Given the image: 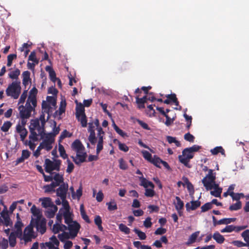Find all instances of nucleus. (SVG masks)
Returning a JSON list of instances; mask_svg holds the SVG:
<instances>
[{
  "label": "nucleus",
  "mask_w": 249,
  "mask_h": 249,
  "mask_svg": "<svg viewBox=\"0 0 249 249\" xmlns=\"http://www.w3.org/2000/svg\"><path fill=\"white\" fill-rule=\"evenodd\" d=\"M21 90L20 81H15L8 85L5 91L7 96L17 99L19 97Z\"/></svg>",
  "instance_id": "f257e3e1"
},
{
  "label": "nucleus",
  "mask_w": 249,
  "mask_h": 249,
  "mask_svg": "<svg viewBox=\"0 0 249 249\" xmlns=\"http://www.w3.org/2000/svg\"><path fill=\"white\" fill-rule=\"evenodd\" d=\"M61 164V160H60L54 159L53 161L49 159H46L44 164L45 171L50 174L53 170L59 171Z\"/></svg>",
  "instance_id": "f03ea898"
},
{
  "label": "nucleus",
  "mask_w": 249,
  "mask_h": 249,
  "mask_svg": "<svg viewBox=\"0 0 249 249\" xmlns=\"http://www.w3.org/2000/svg\"><path fill=\"white\" fill-rule=\"evenodd\" d=\"M31 103L26 101L25 106L21 105L18 107L19 111V115L20 118H29L31 115V112L35 110L36 107L32 106Z\"/></svg>",
  "instance_id": "7ed1b4c3"
},
{
  "label": "nucleus",
  "mask_w": 249,
  "mask_h": 249,
  "mask_svg": "<svg viewBox=\"0 0 249 249\" xmlns=\"http://www.w3.org/2000/svg\"><path fill=\"white\" fill-rule=\"evenodd\" d=\"M182 155L178 156L179 161L186 167L190 168L189 162L190 160L193 158L194 154L190 150L186 151V148L182 151Z\"/></svg>",
  "instance_id": "20e7f679"
},
{
  "label": "nucleus",
  "mask_w": 249,
  "mask_h": 249,
  "mask_svg": "<svg viewBox=\"0 0 249 249\" xmlns=\"http://www.w3.org/2000/svg\"><path fill=\"white\" fill-rule=\"evenodd\" d=\"M31 220H33V226L36 227L37 231L41 234H44L46 231V220L45 218L42 217L39 219H34L32 218Z\"/></svg>",
  "instance_id": "39448f33"
},
{
  "label": "nucleus",
  "mask_w": 249,
  "mask_h": 249,
  "mask_svg": "<svg viewBox=\"0 0 249 249\" xmlns=\"http://www.w3.org/2000/svg\"><path fill=\"white\" fill-rule=\"evenodd\" d=\"M33 224V220H31L30 225L26 227L24 230L23 240L25 242H30L32 238H35L36 237L34 235Z\"/></svg>",
  "instance_id": "423d86ee"
},
{
  "label": "nucleus",
  "mask_w": 249,
  "mask_h": 249,
  "mask_svg": "<svg viewBox=\"0 0 249 249\" xmlns=\"http://www.w3.org/2000/svg\"><path fill=\"white\" fill-rule=\"evenodd\" d=\"M97 129L98 131V134L97 137L96 138L97 139L98 138V141L96 147V153L97 154H99L103 149V142L105 132L103 130L102 128L100 126L97 127Z\"/></svg>",
  "instance_id": "0eeeda50"
},
{
  "label": "nucleus",
  "mask_w": 249,
  "mask_h": 249,
  "mask_svg": "<svg viewBox=\"0 0 249 249\" xmlns=\"http://www.w3.org/2000/svg\"><path fill=\"white\" fill-rule=\"evenodd\" d=\"M80 228V224L75 221L68 225V229L70 231V234L71 239L75 238L77 236Z\"/></svg>",
  "instance_id": "6e6552de"
},
{
  "label": "nucleus",
  "mask_w": 249,
  "mask_h": 249,
  "mask_svg": "<svg viewBox=\"0 0 249 249\" xmlns=\"http://www.w3.org/2000/svg\"><path fill=\"white\" fill-rule=\"evenodd\" d=\"M95 126L93 122H89V123L88 131L89 132V135L88 137V140L92 145H95L97 142V138L96 137L94 129Z\"/></svg>",
  "instance_id": "1a4fd4ad"
},
{
  "label": "nucleus",
  "mask_w": 249,
  "mask_h": 249,
  "mask_svg": "<svg viewBox=\"0 0 249 249\" xmlns=\"http://www.w3.org/2000/svg\"><path fill=\"white\" fill-rule=\"evenodd\" d=\"M68 190V184L63 183L56 190V195L60 197L61 199H64L65 197H67Z\"/></svg>",
  "instance_id": "9d476101"
},
{
  "label": "nucleus",
  "mask_w": 249,
  "mask_h": 249,
  "mask_svg": "<svg viewBox=\"0 0 249 249\" xmlns=\"http://www.w3.org/2000/svg\"><path fill=\"white\" fill-rule=\"evenodd\" d=\"M87 153L84 151L82 153H76L75 157L71 156L73 162L77 165H80L81 163L86 161L87 158Z\"/></svg>",
  "instance_id": "9b49d317"
},
{
  "label": "nucleus",
  "mask_w": 249,
  "mask_h": 249,
  "mask_svg": "<svg viewBox=\"0 0 249 249\" xmlns=\"http://www.w3.org/2000/svg\"><path fill=\"white\" fill-rule=\"evenodd\" d=\"M37 94V89L36 87H34L29 92V95L27 102L31 103L34 107H36L37 104L36 95Z\"/></svg>",
  "instance_id": "f8f14e48"
},
{
  "label": "nucleus",
  "mask_w": 249,
  "mask_h": 249,
  "mask_svg": "<svg viewBox=\"0 0 249 249\" xmlns=\"http://www.w3.org/2000/svg\"><path fill=\"white\" fill-rule=\"evenodd\" d=\"M71 147L72 149L76 153H82L85 150V147L81 142L78 140H75L71 144Z\"/></svg>",
  "instance_id": "ddd939ff"
},
{
  "label": "nucleus",
  "mask_w": 249,
  "mask_h": 249,
  "mask_svg": "<svg viewBox=\"0 0 249 249\" xmlns=\"http://www.w3.org/2000/svg\"><path fill=\"white\" fill-rule=\"evenodd\" d=\"M215 180L204 177L202 180V182L207 190H211L213 189L214 184H216Z\"/></svg>",
  "instance_id": "4468645a"
},
{
  "label": "nucleus",
  "mask_w": 249,
  "mask_h": 249,
  "mask_svg": "<svg viewBox=\"0 0 249 249\" xmlns=\"http://www.w3.org/2000/svg\"><path fill=\"white\" fill-rule=\"evenodd\" d=\"M17 132L19 134L21 141H24L27 136L28 131L24 127H22L19 124L16 126Z\"/></svg>",
  "instance_id": "2eb2a0df"
},
{
  "label": "nucleus",
  "mask_w": 249,
  "mask_h": 249,
  "mask_svg": "<svg viewBox=\"0 0 249 249\" xmlns=\"http://www.w3.org/2000/svg\"><path fill=\"white\" fill-rule=\"evenodd\" d=\"M75 103L76 104V107L75 108L76 117L79 118V117H80V115L85 114L84 106L82 103H78L77 100H75Z\"/></svg>",
  "instance_id": "dca6fc26"
},
{
  "label": "nucleus",
  "mask_w": 249,
  "mask_h": 249,
  "mask_svg": "<svg viewBox=\"0 0 249 249\" xmlns=\"http://www.w3.org/2000/svg\"><path fill=\"white\" fill-rule=\"evenodd\" d=\"M31 153L28 150H23L22 151L21 156L18 158L16 161V165L24 162V160L29 158Z\"/></svg>",
  "instance_id": "f3484780"
},
{
  "label": "nucleus",
  "mask_w": 249,
  "mask_h": 249,
  "mask_svg": "<svg viewBox=\"0 0 249 249\" xmlns=\"http://www.w3.org/2000/svg\"><path fill=\"white\" fill-rule=\"evenodd\" d=\"M53 179L54 180V182H52L51 183H53L55 185L54 187L60 186L61 184L64 183V178L62 175H60L59 173H55Z\"/></svg>",
  "instance_id": "a211bd4d"
},
{
  "label": "nucleus",
  "mask_w": 249,
  "mask_h": 249,
  "mask_svg": "<svg viewBox=\"0 0 249 249\" xmlns=\"http://www.w3.org/2000/svg\"><path fill=\"white\" fill-rule=\"evenodd\" d=\"M139 179L141 181V186H143L145 189L147 188L148 187H150V188H154V184L151 181L147 180L143 177H139Z\"/></svg>",
  "instance_id": "6ab92c4d"
},
{
  "label": "nucleus",
  "mask_w": 249,
  "mask_h": 249,
  "mask_svg": "<svg viewBox=\"0 0 249 249\" xmlns=\"http://www.w3.org/2000/svg\"><path fill=\"white\" fill-rule=\"evenodd\" d=\"M31 212L34 216L36 217L34 219H39L43 217L41 211L37 208L35 205H34L31 208Z\"/></svg>",
  "instance_id": "aec40b11"
},
{
  "label": "nucleus",
  "mask_w": 249,
  "mask_h": 249,
  "mask_svg": "<svg viewBox=\"0 0 249 249\" xmlns=\"http://www.w3.org/2000/svg\"><path fill=\"white\" fill-rule=\"evenodd\" d=\"M22 84L26 88L29 83H31V78H30V72L26 71L22 73Z\"/></svg>",
  "instance_id": "412c9836"
},
{
  "label": "nucleus",
  "mask_w": 249,
  "mask_h": 249,
  "mask_svg": "<svg viewBox=\"0 0 249 249\" xmlns=\"http://www.w3.org/2000/svg\"><path fill=\"white\" fill-rule=\"evenodd\" d=\"M45 70L49 72L50 80L53 83L56 82L57 78L53 69L51 66H47L45 68Z\"/></svg>",
  "instance_id": "4be33fe9"
},
{
  "label": "nucleus",
  "mask_w": 249,
  "mask_h": 249,
  "mask_svg": "<svg viewBox=\"0 0 249 249\" xmlns=\"http://www.w3.org/2000/svg\"><path fill=\"white\" fill-rule=\"evenodd\" d=\"M57 207L56 205H53L48 209L46 212L45 215L48 218H53L55 214V213L57 211Z\"/></svg>",
  "instance_id": "5701e85b"
},
{
  "label": "nucleus",
  "mask_w": 249,
  "mask_h": 249,
  "mask_svg": "<svg viewBox=\"0 0 249 249\" xmlns=\"http://www.w3.org/2000/svg\"><path fill=\"white\" fill-rule=\"evenodd\" d=\"M200 233L199 231H196L193 233L190 236L188 241L185 243L187 246H190L191 244L194 243Z\"/></svg>",
  "instance_id": "b1692460"
},
{
  "label": "nucleus",
  "mask_w": 249,
  "mask_h": 249,
  "mask_svg": "<svg viewBox=\"0 0 249 249\" xmlns=\"http://www.w3.org/2000/svg\"><path fill=\"white\" fill-rule=\"evenodd\" d=\"M213 189H214V190L213 191H211V194L212 196L216 197H220L222 191V188H219L217 184H214V185H213Z\"/></svg>",
  "instance_id": "393cba45"
},
{
  "label": "nucleus",
  "mask_w": 249,
  "mask_h": 249,
  "mask_svg": "<svg viewBox=\"0 0 249 249\" xmlns=\"http://www.w3.org/2000/svg\"><path fill=\"white\" fill-rule=\"evenodd\" d=\"M213 238L217 243L220 244L223 243L225 240L224 237L222 235L220 234L218 231H216L213 233Z\"/></svg>",
  "instance_id": "a878e982"
},
{
  "label": "nucleus",
  "mask_w": 249,
  "mask_h": 249,
  "mask_svg": "<svg viewBox=\"0 0 249 249\" xmlns=\"http://www.w3.org/2000/svg\"><path fill=\"white\" fill-rule=\"evenodd\" d=\"M40 200L42 201V206L44 208H47L54 205L50 197H44L42 199H40Z\"/></svg>",
  "instance_id": "bb28decb"
},
{
  "label": "nucleus",
  "mask_w": 249,
  "mask_h": 249,
  "mask_svg": "<svg viewBox=\"0 0 249 249\" xmlns=\"http://www.w3.org/2000/svg\"><path fill=\"white\" fill-rule=\"evenodd\" d=\"M80 213L82 218L88 223L91 222L89 216L86 214V213L84 210V207L83 204H81L80 207Z\"/></svg>",
  "instance_id": "cd10ccee"
},
{
  "label": "nucleus",
  "mask_w": 249,
  "mask_h": 249,
  "mask_svg": "<svg viewBox=\"0 0 249 249\" xmlns=\"http://www.w3.org/2000/svg\"><path fill=\"white\" fill-rule=\"evenodd\" d=\"M176 202H174L176 209L177 211L182 210L184 207V202L181 200L179 196H176Z\"/></svg>",
  "instance_id": "c85d7f7f"
},
{
  "label": "nucleus",
  "mask_w": 249,
  "mask_h": 249,
  "mask_svg": "<svg viewBox=\"0 0 249 249\" xmlns=\"http://www.w3.org/2000/svg\"><path fill=\"white\" fill-rule=\"evenodd\" d=\"M165 97L168 98L170 101H171V103L172 102L175 104V105L177 106L179 105V102L178 100V99L176 97V95L175 93H172L170 94H167L165 95Z\"/></svg>",
  "instance_id": "c756f323"
},
{
  "label": "nucleus",
  "mask_w": 249,
  "mask_h": 249,
  "mask_svg": "<svg viewBox=\"0 0 249 249\" xmlns=\"http://www.w3.org/2000/svg\"><path fill=\"white\" fill-rule=\"evenodd\" d=\"M94 221L95 225L97 226L99 230L102 231H103V228L102 226V220L100 216L96 215Z\"/></svg>",
  "instance_id": "7c9ffc66"
},
{
  "label": "nucleus",
  "mask_w": 249,
  "mask_h": 249,
  "mask_svg": "<svg viewBox=\"0 0 249 249\" xmlns=\"http://www.w3.org/2000/svg\"><path fill=\"white\" fill-rule=\"evenodd\" d=\"M162 160L156 155H154L151 159L150 162L153 164L155 166L157 167L160 168V164L161 163Z\"/></svg>",
  "instance_id": "2f4dec72"
},
{
  "label": "nucleus",
  "mask_w": 249,
  "mask_h": 249,
  "mask_svg": "<svg viewBox=\"0 0 249 249\" xmlns=\"http://www.w3.org/2000/svg\"><path fill=\"white\" fill-rule=\"evenodd\" d=\"M20 71L19 69H16L15 71H13L10 72L8 74L9 78L12 79H17L18 76L20 75Z\"/></svg>",
  "instance_id": "473e14b6"
},
{
  "label": "nucleus",
  "mask_w": 249,
  "mask_h": 249,
  "mask_svg": "<svg viewBox=\"0 0 249 249\" xmlns=\"http://www.w3.org/2000/svg\"><path fill=\"white\" fill-rule=\"evenodd\" d=\"M211 152L213 155H215L219 153H221L222 155L225 154L224 149L222 146H217L211 150Z\"/></svg>",
  "instance_id": "72a5a7b5"
},
{
  "label": "nucleus",
  "mask_w": 249,
  "mask_h": 249,
  "mask_svg": "<svg viewBox=\"0 0 249 249\" xmlns=\"http://www.w3.org/2000/svg\"><path fill=\"white\" fill-rule=\"evenodd\" d=\"M242 208V202L240 201H237L236 203L231 205L229 207V210L231 211H237Z\"/></svg>",
  "instance_id": "f704fd0d"
},
{
  "label": "nucleus",
  "mask_w": 249,
  "mask_h": 249,
  "mask_svg": "<svg viewBox=\"0 0 249 249\" xmlns=\"http://www.w3.org/2000/svg\"><path fill=\"white\" fill-rule=\"evenodd\" d=\"M106 205L107 206L108 210L109 211L116 210L118 208L117 204L114 200L109 202H107Z\"/></svg>",
  "instance_id": "c9c22d12"
},
{
  "label": "nucleus",
  "mask_w": 249,
  "mask_h": 249,
  "mask_svg": "<svg viewBox=\"0 0 249 249\" xmlns=\"http://www.w3.org/2000/svg\"><path fill=\"white\" fill-rule=\"evenodd\" d=\"M16 237L14 235L13 232H11L9 236V242L10 246L11 247H14L17 243Z\"/></svg>",
  "instance_id": "e433bc0d"
},
{
  "label": "nucleus",
  "mask_w": 249,
  "mask_h": 249,
  "mask_svg": "<svg viewBox=\"0 0 249 249\" xmlns=\"http://www.w3.org/2000/svg\"><path fill=\"white\" fill-rule=\"evenodd\" d=\"M78 121H80L81 124V125L83 127H85L87 125V120L86 114H83L80 115V117L79 118H76Z\"/></svg>",
  "instance_id": "4c0bfd02"
},
{
  "label": "nucleus",
  "mask_w": 249,
  "mask_h": 249,
  "mask_svg": "<svg viewBox=\"0 0 249 249\" xmlns=\"http://www.w3.org/2000/svg\"><path fill=\"white\" fill-rule=\"evenodd\" d=\"M133 231L137 234L140 239L143 240L146 238V235L144 232L136 228H135Z\"/></svg>",
  "instance_id": "58836bf2"
},
{
  "label": "nucleus",
  "mask_w": 249,
  "mask_h": 249,
  "mask_svg": "<svg viewBox=\"0 0 249 249\" xmlns=\"http://www.w3.org/2000/svg\"><path fill=\"white\" fill-rule=\"evenodd\" d=\"M119 229L121 231L126 234H128L130 232V229L123 223L119 225Z\"/></svg>",
  "instance_id": "ea45409f"
},
{
  "label": "nucleus",
  "mask_w": 249,
  "mask_h": 249,
  "mask_svg": "<svg viewBox=\"0 0 249 249\" xmlns=\"http://www.w3.org/2000/svg\"><path fill=\"white\" fill-rule=\"evenodd\" d=\"M58 150H59L60 156L63 159H68V155L66 153L65 148L62 145L59 144V146H58Z\"/></svg>",
  "instance_id": "a19ab883"
},
{
  "label": "nucleus",
  "mask_w": 249,
  "mask_h": 249,
  "mask_svg": "<svg viewBox=\"0 0 249 249\" xmlns=\"http://www.w3.org/2000/svg\"><path fill=\"white\" fill-rule=\"evenodd\" d=\"M12 124L10 121H6L4 123L2 126L1 127L0 129L3 132H7L10 128L11 127Z\"/></svg>",
  "instance_id": "79ce46f5"
},
{
  "label": "nucleus",
  "mask_w": 249,
  "mask_h": 249,
  "mask_svg": "<svg viewBox=\"0 0 249 249\" xmlns=\"http://www.w3.org/2000/svg\"><path fill=\"white\" fill-rule=\"evenodd\" d=\"M54 134H53V133H49L48 134H46L44 136V140L45 141H47V142H50L51 143H53L54 141Z\"/></svg>",
  "instance_id": "37998d69"
},
{
  "label": "nucleus",
  "mask_w": 249,
  "mask_h": 249,
  "mask_svg": "<svg viewBox=\"0 0 249 249\" xmlns=\"http://www.w3.org/2000/svg\"><path fill=\"white\" fill-rule=\"evenodd\" d=\"M30 135L29 136V139L32 140L33 142H36L38 140L37 139V134L35 132L34 128H32V127H30Z\"/></svg>",
  "instance_id": "c03bdc74"
},
{
  "label": "nucleus",
  "mask_w": 249,
  "mask_h": 249,
  "mask_svg": "<svg viewBox=\"0 0 249 249\" xmlns=\"http://www.w3.org/2000/svg\"><path fill=\"white\" fill-rule=\"evenodd\" d=\"M241 235L244 238V241L246 242L247 246L249 247V230H246L243 231Z\"/></svg>",
  "instance_id": "a18cd8bd"
},
{
  "label": "nucleus",
  "mask_w": 249,
  "mask_h": 249,
  "mask_svg": "<svg viewBox=\"0 0 249 249\" xmlns=\"http://www.w3.org/2000/svg\"><path fill=\"white\" fill-rule=\"evenodd\" d=\"M40 144H42V148L45 149L47 151H50L53 148L52 143L47 142V141L43 140Z\"/></svg>",
  "instance_id": "49530a36"
},
{
  "label": "nucleus",
  "mask_w": 249,
  "mask_h": 249,
  "mask_svg": "<svg viewBox=\"0 0 249 249\" xmlns=\"http://www.w3.org/2000/svg\"><path fill=\"white\" fill-rule=\"evenodd\" d=\"M166 139H167V142L169 143H175L176 145L178 147H179L180 145V143L179 142L176 140V138H175V137L168 136L166 137Z\"/></svg>",
  "instance_id": "de8ad7c7"
},
{
  "label": "nucleus",
  "mask_w": 249,
  "mask_h": 249,
  "mask_svg": "<svg viewBox=\"0 0 249 249\" xmlns=\"http://www.w3.org/2000/svg\"><path fill=\"white\" fill-rule=\"evenodd\" d=\"M17 55L16 54H10L7 56V66L8 67L11 66L12 62L14 59H16Z\"/></svg>",
  "instance_id": "09e8293b"
},
{
  "label": "nucleus",
  "mask_w": 249,
  "mask_h": 249,
  "mask_svg": "<svg viewBox=\"0 0 249 249\" xmlns=\"http://www.w3.org/2000/svg\"><path fill=\"white\" fill-rule=\"evenodd\" d=\"M212 208L213 205H212V203H211L210 202H207L201 206V211L202 213H204L211 209Z\"/></svg>",
  "instance_id": "8fccbe9b"
},
{
  "label": "nucleus",
  "mask_w": 249,
  "mask_h": 249,
  "mask_svg": "<svg viewBox=\"0 0 249 249\" xmlns=\"http://www.w3.org/2000/svg\"><path fill=\"white\" fill-rule=\"evenodd\" d=\"M119 168L124 170H127L128 169V166L126 162L123 158H121L119 160Z\"/></svg>",
  "instance_id": "3c124183"
},
{
  "label": "nucleus",
  "mask_w": 249,
  "mask_h": 249,
  "mask_svg": "<svg viewBox=\"0 0 249 249\" xmlns=\"http://www.w3.org/2000/svg\"><path fill=\"white\" fill-rule=\"evenodd\" d=\"M38 133V134L40 136L42 139L44 138L45 133V125H42L41 124L40 126L36 128Z\"/></svg>",
  "instance_id": "603ef678"
},
{
  "label": "nucleus",
  "mask_w": 249,
  "mask_h": 249,
  "mask_svg": "<svg viewBox=\"0 0 249 249\" xmlns=\"http://www.w3.org/2000/svg\"><path fill=\"white\" fill-rule=\"evenodd\" d=\"M28 60L31 61L37 64L39 61L36 58V53L35 51H33L31 53L28 57Z\"/></svg>",
  "instance_id": "864d4df0"
},
{
  "label": "nucleus",
  "mask_w": 249,
  "mask_h": 249,
  "mask_svg": "<svg viewBox=\"0 0 249 249\" xmlns=\"http://www.w3.org/2000/svg\"><path fill=\"white\" fill-rule=\"evenodd\" d=\"M55 185L53 183H51L49 185H46L44 186V189H45V192L46 193H49L51 192H54L55 189L54 188L55 187H54Z\"/></svg>",
  "instance_id": "5fc2aeb1"
},
{
  "label": "nucleus",
  "mask_w": 249,
  "mask_h": 249,
  "mask_svg": "<svg viewBox=\"0 0 249 249\" xmlns=\"http://www.w3.org/2000/svg\"><path fill=\"white\" fill-rule=\"evenodd\" d=\"M42 108L43 110V112L49 113L51 107L50 105L48 103L43 101L42 103Z\"/></svg>",
  "instance_id": "6e6d98bb"
},
{
  "label": "nucleus",
  "mask_w": 249,
  "mask_h": 249,
  "mask_svg": "<svg viewBox=\"0 0 249 249\" xmlns=\"http://www.w3.org/2000/svg\"><path fill=\"white\" fill-rule=\"evenodd\" d=\"M191 210H195L197 208H198L200 205L201 202L198 200H192L191 201Z\"/></svg>",
  "instance_id": "4d7b16f0"
},
{
  "label": "nucleus",
  "mask_w": 249,
  "mask_h": 249,
  "mask_svg": "<svg viewBox=\"0 0 249 249\" xmlns=\"http://www.w3.org/2000/svg\"><path fill=\"white\" fill-rule=\"evenodd\" d=\"M70 234H69L68 232H63L61 234H59L58 235V238L61 242H64L65 240L71 238L70 237Z\"/></svg>",
  "instance_id": "13d9d810"
},
{
  "label": "nucleus",
  "mask_w": 249,
  "mask_h": 249,
  "mask_svg": "<svg viewBox=\"0 0 249 249\" xmlns=\"http://www.w3.org/2000/svg\"><path fill=\"white\" fill-rule=\"evenodd\" d=\"M67 162L68 163V167L66 170V172L70 174L73 171L74 168V164L70 161L69 159H67Z\"/></svg>",
  "instance_id": "bf43d9fd"
},
{
  "label": "nucleus",
  "mask_w": 249,
  "mask_h": 249,
  "mask_svg": "<svg viewBox=\"0 0 249 249\" xmlns=\"http://www.w3.org/2000/svg\"><path fill=\"white\" fill-rule=\"evenodd\" d=\"M155 192L154 190V188L145 189V192L144 195L147 197H153L154 196Z\"/></svg>",
  "instance_id": "052dcab7"
},
{
  "label": "nucleus",
  "mask_w": 249,
  "mask_h": 249,
  "mask_svg": "<svg viewBox=\"0 0 249 249\" xmlns=\"http://www.w3.org/2000/svg\"><path fill=\"white\" fill-rule=\"evenodd\" d=\"M142 153L143 158L148 161H150L152 159V155L147 151L143 150L142 151Z\"/></svg>",
  "instance_id": "680f3d73"
},
{
  "label": "nucleus",
  "mask_w": 249,
  "mask_h": 249,
  "mask_svg": "<svg viewBox=\"0 0 249 249\" xmlns=\"http://www.w3.org/2000/svg\"><path fill=\"white\" fill-rule=\"evenodd\" d=\"M65 223L68 225L73 222L70 213H65L64 214Z\"/></svg>",
  "instance_id": "e2e57ef3"
},
{
  "label": "nucleus",
  "mask_w": 249,
  "mask_h": 249,
  "mask_svg": "<svg viewBox=\"0 0 249 249\" xmlns=\"http://www.w3.org/2000/svg\"><path fill=\"white\" fill-rule=\"evenodd\" d=\"M63 231V230L61 229V226L59 224V223H56L53 225V231L54 233H57L60 231Z\"/></svg>",
  "instance_id": "0e129e2a"
},
{
  "label": "nucleus",
  "mask_w": 249,
  "mask_h": 249,
  "mask_svg": "<svg viewBox=\"0 0 249 249\" xmlns=\"http://www.w3.org/2000/svg\"><path fill=\"white\" fill-rule=\"evenodd\" d=\"M164 116L166 119V120L165 122V124L168 126L171 125V124L173 123L174 120H175V117H173L172 118H171L167 114H166Z\"/></svg>",
  "instance_id": "69168bd1"
},
{
  "label": "nucleus",
  "mask_w": 249,
  "mask_h": 249,
  "mask_svg": "<svg viewBox=\"0 0 249 249\" xmlns=\"http://www.w3.org/2000/svg\"><path fill=\"white\" fill-rule=\"evenodd\" d=\"M113 126L116 132L120 136L122 137L125 136V133L122 129H120L114 122H113Z\"/></svg>",
  "instance_id": "338daca9"
},
{
  "label": "nucleus",
  "mask_w": 249,
  "mask_h": 249,
  "mask_svg": "<svg viewBox=\"0 0 249 249\" xmlns=\"http://www.w3.org/2000/svg\"><path fill=\"white\" fill-rule=\"evenodd\" d=\"M8 247V240L3 238L2 240L0 241V248L1 249H7Z\"/></svg>",
  "instance_id": "774afa93"
}]
</instances>
